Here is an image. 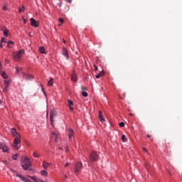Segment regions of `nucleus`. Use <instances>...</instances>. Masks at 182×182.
<instances>
[{"label":"nucleus","instance_id":"f257e3e1","mask_svg":"<svg viewBox=\"0 0 182 182\" xmlns=\"http://www.w3.org/2000/svg\"><path fill=\"white\" fill-rule=\"evenodd\" d=\"M11 134H12L13 137L15 138L14 143L12 144V147L15 150H18L20 147L19 145L21 144V134H19V133H18V132H16V129H15V128L11 129Z\"/></svg>","mask_w":182,"mask_h":182},{"label":"nucleus","instance_id":"f03ea898","mask_svg":"<svg viewBox=\"0 0 182 182\" xmlns=\"http://www.w3.org/2000/svg\"><path fill=\"white\" fill-rule=\"evenodd\" d=\"M31 161H29V159L25 157L23 159V161L21 163V167L23 168V170H25L26 171L29 170V168H31Z\"/></svg>","mask_w":182,"mask_h":182},{"label":"nucleus","instance_id":"7ed1b4c3","mask_svg":"<svg viewBox=\"0 0 182 182\" xmlns=\"http://www.w3.org/2000/svg\"><path fill=\"white\" fill-rule=\"evenodd\" d=\"M99 160V155H97V152L93 151L90 153V161L91 163H95V161H97Z\"/></svg>","mask_w":182,"mask_h":182},{"label":"nucleus","instance_id":"20e7f679","mask_svg":"<svg viewBox=\"0 0 182 182\" xmlns=\"http://www.w3.org/2000/svg\"><path fill=\"white\" fill-rule=\"evenodd\" d=\"M25 53L24 50H19L18 53L13 54V58L15 59V60H19L22 56H23V54Z\"/></svg>","mask_w":182,"mask_h":182},{"label":"nucleus","instance_id":"39448f33","mask_svg":"<svg viewBox=\"0 0 182 182\" xmlns=\"http://www.w3.org/2000/svg\"><path fill=\"white\" fill-rule=\"evenodd\" d=\"M83 168V165L82 164L81 162H78L76 164L75 166V174L77 176L80 173V170Z\"/></svg>","mask_w":182,"mask_h":182},{"label":"nucleus","instance_id":"423d86ee","mask_svg":"<svg viewBox=\"0 0 182 182\" xmlns=\"http://www.w3.org/2000/svg\"><path fill=\"white\" fill-rule=\"evenodd\" d=\"M56 116H58V112H56V110L52 109L50 112V121L52 126H53V119H55Z\"/></svg>","mask_w":182,"mask_h":182},{"label":"nucleus","instance_id":"0eeeda50","mask_svg":"<svg viewBox=\"0 0 182 182\" xmlns=\"http://www.w3.org/2000/svg\"><path fill=\"white\" fill-rule=\"evenodd\" d=\"M14 176H16V177H18V178H21V180H22L23 181L31 182V181L29 179H28V178L22 176V175H20L19 173H18L16 171H14Z\"/></svg>","mask_w":182,"mask_h":182},{"label":"nucleus","instance_id":"6e6552de","mask_svg":"<svg viewBox=\"0 0 182 182\" xmlns=\"http://www.w3.org/2000/svg\"><path fill=\"white\" fill-rule=\"evenodd\" d=\"M0 149L2 150L3 153H8V151L9 149H8V146H6V144L5 143L0 144Z\"/></svg>","mask_w":182,"mask_h":182},{"label":"nucleus","instance_id":"1a4fd4ad","mask_svg":"<svg viewBox=\"0 0 182 182\" xmlns=\"http://www.w3.org/2000/svg\"><path fill=\"white\" fill-rule=\"evenodd\" d=\"M30 22L31 26H34V28H38V26H39V23H38V21H36V20H35L33 18L30 19Z\"/></svg>","mask_w":182,"mask_h":182},{"label":"nucleus","instance_id":"9d476101","mask_svg":"<svg viewBox=\"0 0 182 182\" xmlns=\"http://www.w3.org/2000/svg\"><path fill=\"white\" fill-rule=\"evenodd\" d=\"M51 139H53L54 141H55V143H58V141H59V136H58V134H56L55 132H53L51 133Z\"/></svg>","mask_w":182,"mask_h":182},{"label":"nucleus","instance_id":"9b49d317","mask_svg":"<svg viewBox=\"0 0 182 182\" xmlns=\"http://www.w3.org/2000/svg\"><path fill=\"white\" fill-rule=\"evenodd\" d=\"M68 136L70 139H72V137H73V136H75V131H73V129L72 128H68Z\"/></svg>","mask_w":182,"mask_h":182},{"label":"nucleus","instance_id":"f8f14e48","mask_svg":"<svg viewBox=\"0 0 182 182\" xmlns=\"http://www.w3.org/2000/svg\"><path fill=\"white\" fill-rule=\"evenodd\" d=\"M35 77L32 75H28V74H24L23 75V79L26 80H32Z\"/></svg>","mask_w":182,"mask_h":182},{"label":"nucleus","instance_id":"ddd939ff","mask_svg":"<svg viewBox=\"0 0 182 182\" xmlns=\"http://www.w3.org/2000/svg\"><path fill=\"white\" fill-rule=\"evenodd\" d=\"M63 56H65L66 59H69V52L66 48H63Z\"/></svg>","mask_w":182,"mask_h":182},{"label":"nucleus","instance_id":"4468645a","mask_svg":"<svg viewBox=\"0 0 182 182\" xmlns=\"http://www.w3.org/2000/svg\"><path fill=\"white\" fill-rule=\"evenodd\" d=\"M71 80H73V82H77V75H76V73H73L71 75Z\"/></svg>","mask_w":182,"mask_h":182},{"label":"nucleus","instance_id":"2eb2a0df","mask_svg":"<svg viewBox=\"0 0 182 182\" xmlns=\"http://www.w3.org/2000/svg\"><path fill=\"white\" fill-rule=\"evenodd\" d=\"M68 106L70 107V110H75V108H73V102L71 100H68Z\"/></svg>","mask_w":182,"mask_h":182},{"label":"nucleus","instance_id":"dca6fc26","mask_svg":"<svg viewBox=\"0 0 182 182\" xmlns=\"http://www.w3.org/2000/svg\"><path fill=\"white\" fill-rule=\"evenodd\" d=\"M98 117H99L100 122H105V118L103 117V114H102V111H99Z\"/></svg>","mask_w":182,"mask_h":182},{"label":"nucleus","instance_id":"f3484780","mask_svg":"<svg viewBox=\"0 0 182 182\" xmlns=\"http://www.w3.org/2000/svg\"><path fill=\"white\" fill-rule=\"evenodd\" d=\"M40 53H46V50L45 49V47L42 46V47H39L38 49Z\"/></svg>","mask_w":182,"mask_h":182},{"label":"nucleus","instance_id":"a211bd4d","mask_svg":"<svg viewBox=\"0 0 182 182\" xmlns=\"http://www.w3.org/2000/svg\"><path fill=\"white\" fill-rule=\"evenodd\" d=\"M11 84V80H5L4 81V87H9V85Z\"/></svg>","mask_w":182,"mask_h":182},{"label":"nucleus","instance_id":"6ab92c4d","mask_svg":"<svg viewBox=\"0 0 182 182\" xmlns=\"http://www.w3.org/2000/svg\"><path fill=\"white\" fill-rule=\"evenodd\" d=\"M43 166L44 170H46L48 167H49V164L46 163V161H44L43 162Z\"/></svg>","mask_w":182,"mask_h":182},{"label":"nucleus","instance_id":"aec40b11","mask_svg":"<svg viewBox=\"0 0 182 182\" xmlns=\"http://www.w3.org/2000/svg\"><path fill=\"white\" fill-rule=\"evenodd\" d=\"M1 31H3V33H4V36L8 38V32H9L8 29L4 28V30L1 29Z\"/></svg>","mask_w":182,"mask_h":182},{"label":"nucleus","instance_id":"412c9836","mask_svg":"<svg viewBox=\"0 0 182 182\" xmlns=\"http://www.w3.org/2000/svg\"><path fill=\"white\" fill-rule=\"evenodd\" d=\"M1 75L4 77V79H8V75H6L5 72L1 71Z\"/></svg>","mask_w":182,"mask_h":182},{"label":"nucleus","instance_id":"4be33fe9","mask_svg":"<svg viewBox=\"0 0 182 182\" xmlns=\"http://www.w3.org/2000/svg\"><path fill=\"white\" fill-rule=\"evenodd\" d=\"M102 76H105V73L103 72L100 73L99 74H97L95 77L96 79H99L100 77H101Z\"/></svg>","mask_w":182,"mask_h":182},{"label":"nucleus","instance_id":"5701e85b","mask_svg":"<svg viewBox=\"0 0 182 182\" xmlns=\"http://www.w3.org/2000/svg\"><path fill=\"white\" fill-rule=\"evenodd\" d=\"M19 157V154H16L12 156L13 160H18V158Z\"/></svg>","mask_w":182,"mask_h":182},{"label":"nucleus","instance_id":"b1692460","mask_svg":"<svg viewBox=\"0 0 182 182\" xmlns=\"http://www.w3.org/2000/svg\"><path fill=\"white\" fill-rule=\"evenodd\" d=\"M48 86H52L53 85V78H50L48 82Z\"/></svg>","mask_w":182,"mask_h":182},{"label":"nucleus","instance_id":"393cba45","mask_svg":"<svg viewBox=\"0 0 182 182\" xmlns=\"http://www.w3.org/2000/svg\"><path fill=\"white\" fill-rule=\"evenodd\" d=\"M31 180H33L35 182H38V178L35 176H29Z\"/></svg>","mask_w":182,"mask_h":182},{"label":"nucleus","instance_id":"a878e982","mask_svg":"<svg viewBox=\"0 0 182 182\" xmlns=\"http://www.w3.org/2000/svg\"><path fill=\"white\" fill-rule=\"evenodd\" d=\"M33 157H36V158H39V154H38V152H33Z\"/></svg>","mask_w":182,"mask_h":182},{"label":"nucleus","instance_id":"bb28decb","mask_svg":"<svg viewBox=\"0 0 182 182\" xmlns=\"http://www.w3.org/2000/svg\"><path fill=\"white\" fill-rule=\"evenodd\" d=\"M14 41H9L8 43H7V46L9 47V48H11V45H14Z\"/></svg>","mask_w":182,"mask_h":182},{"label":"nucleus","instance_id":"cd10ccee","mask_svg":"<svg viewBox=\"0 0 182 182\" xmlns=\"http://www.w3.org/2000/svg\"><path fill=\"white\" fill-rule=\"evenodd\" d=\"M41 176H48V172H46V171H41Z\"/></svg>","mask_w":182,"mask_h":182},{"label":"nucleus","instance_id":"c85d7f7f","mask_svg":"<svg viewBox=\"0 0 182 182\" xmlns=\"http://www.w3.org/2000/svg\"><path fill=\"white\" fill-rule=\"evenodd\" d=\"M82 95L84 97H87V92L83 91V92H82Z\"/></svg>","mask_w":182,"mask_h":182},{"label":"nucleus","instance_id":"c756f323","mask_svg":"<svg viewBox=\"0 0 182 182\" xmlns=\"http://www.w3.org/2000/svg\"><path fill=\"white\" fill-rule=\"evenodd\" d=\"M122 141H126L127 140V138H126L125 135H122Z\"/></svg>","mask_w":182,"mask_h":182},{"label":"nucleus","instance_id":"7c9ffc66","mask_svg":"<svg viewBox=\"0 0 182 182\" xmlns=\"http://www.w3.org/2000/svg\"><path fill=\"white\" fill-rule=\"evenodd\" d=\"M119 125V127H124V122H120Z\"/></svg>","mask_w":182,"mask_h":182},{"label":"nucleus","instance_id":"2f4dec72","mask_svg":"<svg viewBox=\"0 0 182 182\" xmlns=\"http://www.w3.org/2000/svg\"><path fill=\"white\" fill-rule=\"evenodd\" d=\"M21 69H22V68H21L20 67H16L17 73H19V72H21Z\"/></svg>","mask_w":182,"mask_h":182},{"label":"nucleus","instance_id":"473e14b6","mask_svg":"<svg viewBox=\"0 0 182 182\" xmlns=\"http://www.w3.org/2000/svg\"><path fill=\"white\" fill-rule=\"evenodd\" d=\"M25 9V7L23 6V8H20L18 10V12H23V10Z\"/></svg>","mask_w":182,"mask_h":182},{"label":"nucleus","instance_id":"72a5a7b5","mask_svg":"<svg viewBox=\"0 0 182 182\" xmlns=\"http://www.w3.org/2000/svg\"><path fill=\"white\" fill-rule=\"evenodd\" d=\"M58 21L60 22V23H63V22H65V20H63L62 18H60Z\"/></svg>","mask_w":182,"mask_h":182},{"label":"nucleus","instance_id":"f704fd0d","mask_svg":"<svg viewBox=\"0 0 182 182\" xmlns=\"http://www.w3.org/2000/svg\"><path fill=\"white\" fill-rule=\"evenodd\" d=\"M3 92H4V93H6V92H8V87H4V88L3 89Z\"/></svg>","mask_w":182,"mask_h":182},{"label":"nucleus","instance_id":"c9c22d12","mask_svg":"<svg viewBox=\"0 0 182 182\" xmlns=\"http://www.w3.org/2000/svg\"><path fill=\"white\" fill-rule=\"evenodd\" d=\"M5 42V38H2L1 40V43H4Z\"/></svg>","mask_w":182,"mask_h":182},{"label":"nucleus","instance_id":"e433bc0d","mask_svg":"<svg viewBox=\"0 0 182 182\" xmlns=\"http://www.w3.org/2000/svg\"><path fill=\"white\" fill-rule=\"evenodd\" d=\"M2 9H3V11H6V9H7L6 6H4Z\"/></svg>","mask_w":182,"mask_h":182},{"label":"nucleus","instance_id":"4c0bfd02","mask_svg":"<svg viewBox=\"0 0 182 182\" xmlns=\"http://www.w3.org/2000/svg\"><path fill=\"white\" fill-rule=\"evenodd\" d=\"M5 63H6V64L9 63V60H8V59H5Z\"/></svg>","mask_w":182,"mask_h":182},{"label":"nucleus","instance_id":"58836bf2","mask_svg":"<svg viewBox=\"0 0 182 182\" xmlns=\"http://www.w3.org/2000/svg\"><path fill=\"white\" fill-rule=\"evenodd\" d=\"M94 68H95V70L96 72L97 70V66H96V65H94Z\"/></svg>","mask_w":182,"mask_h":182},{"label":"nucleus","instance_id":"ea45409f","mask_svg":"<svg viewBox=\"0 0 182 182\" xmlns=\"http://www.w3.org/2000/svg\"><path fill=\"white\" fill-rule=\"evenodd\" d=\"M23 23H26V18H23Z\"/></svg>","mask_w":182,"mask_h":182},{"label":"nucleus","instance_id":"a19ab883","mask_svg":"<svg viewBox=\"0 0 182 182\" xmlns=\"http://www.w3.org/2000/svg\"><path fill=\"white\" fill-rule=\"evenodd\" d=\"M69 164H70L66 163V164H65V167H68V166H69Z\"/></svg>","mask_w":182,"mask_h":182},{"label":"nucleus","instance_id":"79ce46f5","mask_svg":"<svg viewBox=\"0 0 182 182\" xmlns=\"http://www.w3.org/2000/svg\"><path fill=\"white\" fill-rule=\"evenodd\" d=\"M3 163H4V164H6L8 163V161L6 160L3 161Z\"/></svg>","mask_w":182,"mask_h":182},{"label":"nucleus","instance_id":"37998d69","mask_svg":"<svg viewBox=\"0 0 182 182\" xmlns=\"http://www.w3.org/2000/svg\"><path fill=\"white\" fill-rule=\"evenodd\" d=\"M1 69H2V63H1V61H0V70Z\"/></svg>","mask_w":182,"mask_h":182},{"label":"nucleus","instance_id":"c03bdc74","mask_svg":"<svg viewBox=\"0 0 182 182\" xmlns=\"http://www.w3.org/2000/svg\"><path fill=\"white\" fill-rule=\"evenodd\" d=\"M64 178L66 180L68 178V176L67 175H64Z\"/></svg>","mask_w":182,"mask_h":182},{"label":"nucleus","instance_id":"a18cd8bd","mask_svg":"<svg viewBox=\"0 0 182 182\" xmlns=\"http://www.w3.org/2000/svg\"><path fill=\"white\" fill-rule=\"evenodd\" d=\"M67 1L68 2V4H70L72 2V0H67Z\"/></svg>","mask_w":182,"mask_h":182},{"label":"nucleus","instance_id":"49530a36","mask_svg":"<svg viewBox=\"0 0 182 182\" xmlns=\"http://www.w3.org/2000/svg\"><path fill=\"white\" fill-rule=\"evenodd\" d=\"M147 137H148V139H150L151 137V136L150 134H148Z\"/></svg>","mask_w":182,"mask_h":182},{"label":"nucleus","instance_id":"de8ad7c7","mask_svg":"<svg viewBox=\"0 0 182 182\" xmlns=\"http://www.w3.org/2000/svg\"><path fill=\"white\" fill-rule=\"evenodd\" d=\"M58 26H62V23H58Z\"/></svg>","mask_w":182,"mask_h":182},{"label":"nucleus","instance_id":"09e8293b","mask_svg":"<svg viewBox=\"0 0 182 182\" xmlns=\"http://www.w3.org/2000/svg\"><path fill=\"white\" fill-rule=\"evenodd\" d=\"M0 48H3L2 43H0Z\"/></svg>","mask_w":182,"mask_h":182},{"label":"nucleus","instance_id":"8fccbe9b","mask_svg":"<svg viewBox=\"0 0 182 182\" xmlns=\"http://www.w3.org/2000/svg\"><path fill=\"white\" fill-rule=\"evenodd\" d=\"M130 116L134 117V115L132 113L129 114Z\"/></svg>","mask_w":182,"mask_h":182},{"label":"nucleus","instance_id":"3c124183","mask_svg":"<svg viewBox=\"0 0 182 182\" xmlns=\"http://www.w3.org/2000/svg\"><path fill=\"white\" fill-rule=\"evenodd\" d=\"M65 150H66V151H68V150H69V149L68 148V146L65 147Z\"/></svg>","mask_w":182,"mask_h":182},{"label":"nucleus","instance_id":"603ef678","mask_svg":"<svg viewBox=\"0 0 182 182\" xmlns=\"http://www.w3.org/2000/svg\"><path fill=\"white\" fill-rule=\"evenodd\" d=\"M82 90H85V87H82Z\"/></svg>","mask_w":182,"mask_h":182},{"label":"nucleus","instance_id":"864d4df0","mask_svg":"<svg viewBox=\"0 0 182 182\" xmlns=\"http://www.w3.org/2000/svg\"><path fill=\"white\" fill-rule=\"evenodd\" d=\"M144 151L147 152V150H146V149L144 148Z\"/></svg>","mask_w":182,"mask_h":182},{"label":"nucleus","instance_id":"5fc2aeb1","mask_svg":"<svg viewBox=\"0 0 182 182\" xmlns=\"http://www.w3.org/2000/svg\"><path fill=\"white\" fill-rule=\"evenodd\" d=\"M63 43H66V41H63Z\"/></svg>","mask_w":182,"mask_h":182},{"label":"nucleus","instance_id":"6e6d98bb","mask_svg":"<svg viewBox=\"0 0 182 182\" xmlns=\"http://www.w3.org/2000/svg\"><path fill=\"white\" fill-rule=\"evenodd\" d=\"M60 149V150H62V148H59Z\"/></svg>","mask_w":182,"mask_h":182}]
</instances>
